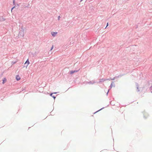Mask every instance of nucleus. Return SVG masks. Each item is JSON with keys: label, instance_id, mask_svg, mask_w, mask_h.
<instances>
[{"label": "nucleus", "instance_id": "6e6552de", "mask_svg": "<svg viewBox=\"0 0 152 152\" xmlns=\"http://www.w3.org/2000/svg\"><path fill=\"white\" fill-rule=\"evenodd\" d=\"M53 45L52 46V47H51V50H52L53 49Z\"/></svg>", "mask_w": 152, "mask_h": 152}, {"label": "nucleus", "instance_id": "f03ea898", "mask_svg": "<svg viewBox=\"0 0 152 152\" xmlns=\"http://www.w3.org/2000/svg\"><path fill=\"white\" fill-rule=\"evenodd\" d=\"M57 32H52L51 33V34L53 35V36H55L57 34Z\"/></svg>", "mask_w": 152, "mask_h": 152}, {"label": "nucleus", "instance_id": "4468645a", "mask_svg": "<svg viewBox=\"0 0 152 152\" xmlns=\"http://www.w3.org/2000/svg\"><path fill=\"white\" fill-rule=\"evenodd\" d=\"M98 111H97L96 112V113H97V112Z\"/></svg>", "mask_w": 152, "mask_h": 152}, {"label": "nucleus", "instance_id": "f257e3e1", "mask_svg": "<svg viewBox=\"0 0 152 152\" xmlns=\"http://www.w3.org/2000/svg\"><path fill=\"white\" fill-rule=\"evenodd\" d=\"M16 79L18 81L20 80V77L19 75H17L16 76Z\"/></svg>", "mask_w": 152, "mask_h": 152}, {"label": "nucleus", "instance_id": "20e7f679", "mask_svg": "<svg viewBox=\"0 0 152 152\" xmlns=\"http://www.w3.org/2000/svg\"><path fill=\"white\" fill-rule=\"evenodd\" d=\"M6 79L5 78H4V79L3 80V84H4V83L6 82Z\"/></svg>", "mask_w": 152, "mask_h": 152}, {"label": "nucleus", "instance_id": "1a4fd4ad", "mask_svg": "<svg viewBox=\"0 0 152 152\" xmlns=\"http://www.w3.org/2000/svg\"><path fill=\"white\" fill-rule=\"evenodd\" d=\"M5 20V18H2V21H4Z\"/></svg>", "mask_w": 152, "mask_h": 152}, {"label": "nucleus", "instance_id": "ddd939ff", "mask_svg": "<svg viewBox=\"0 0 152 152\" xmlns=\"http://www.w3.org/2000/svg\"><path fill=\"white\" fill-rule=\"evenodd\" d=\"M60 17L59 16H58V19L59 20V19H60Z\"/></svg>", "mask_w": 152, "mask_h": 152}, {"label": "nucleus", "instance_id": "0eeeda50", "mask_svg": "<svg viewBox=\"0 0 152 152\" xmlns=\"http://www.w3.org/2000/svg\"><path fill=\"white\" fill-rule=\"evenodd\" d=\"M52 96L53 97V98L54 99H55V98H56V96Z\"/></svg>", "mask_w": 152, "mask_h": 152}, {"label": "nucleus", "instance_id": "39448f33", "mask_svg": "<svg viewBox=\"0 0 152 152\" xmlns=\"http://www.w3.org/2000/svg\"><path fill=\"white\" fill-rule=\"evenodd\" d=\"M26 63H27V64H28V65L29 64V61H28V59L26 61V62L25 63V64H26Z\"/></svg>", "mask_w": 152, "mask_h": 152}, {"label": "nucleus", "instance_id": "f8f14e48", "mask_svg": "<svg viewBox=\"0 0 152 152\" xmlns=\"http://www.w3.org/2000/svg\"><path fill=\"white\" fill-rule=\"evenodd\" d=\"M15 7H12V10H11V11H12V10L14 9V8Z\"/></svg>", "mask_w": 152, "mask_h": 152}, {"label": "nucleus", "instance_id": "7ed1b4c3", "mask_svg": "<svg viewBox=\"0 0 152 152\" xmlns=\"http://www.w3.org/2000/svg\"><path fill=\"white\" fill-rule=\"evenodd\" d=\"M77 71L76 70H74V71H70V74H72L73 73L77 72Z\"/></svg>", "mask_w": 152, "mask_h": 152}, {"label": "nucleus", "instance_id": "9d476101", "mask_svg": "<svg viewBox=\"0 0 152 152\" xmlns=\"http://www.w3.org/2000/svg\"><path fill=\"white\" fill-rule=\"evenodd\" d=\"M108 26V23H107V26L106 28Z\"/></svg>", "mask_w": 152, "mask_h": 152}, {"label": "nucleus", "instance_id": "9b49d317", "mask_svg": "<svg viewBox=\"0 0 152 152\" xmlns=\"http://www.w3.org/2000/svg\"><path fill=\"white\" fill-rule=\"evenodd\" d=\"M103 108H104V107H103V108H101V109H100L99 110H98V111H100V110H102V109H103Z\"/></svg>", "mask_w": 152, "mask_h": 152}, {"label": "nucleus", "instance_id": "423d86ee", "mask_svg": "<svg viewBox=\"0 0 152 152\" xmlns=\"http://www.w3.org/2000/svg\"><path fill=\"white\" fill-rule=\"evenodd\" d=\"M56 93H57L56 92H55V93H51L50 94V95H52L53 94H56Z\"/></svg>", "mask_w": 152, "mask_h": 152}, {"label": "nucleus", "instance_id": "2eb2a0df", "mask_svg": "<svg viewBox=\"0 0 152 152\" xmlns=\"http://www.w3.org/2000/svg\"><path fill=\"white\" fill-rule=\"evenodd\" d=\"M151 92L152 93V91Z\"/></svg>", "mask_w": 152, "mask_h": 152}]
</instances>
